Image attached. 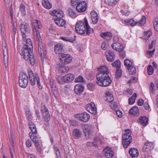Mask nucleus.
I'll list each match as a JSON object with an SVG mask.
<instances>
[{
	"label": "nucleus",
	"mask_w": 158,
	"mask_h": 158,
	"mask_svg": "<svg viewBox=\"0 0 158 158\" xmlns=\"http://www.w3.org/2000/svg\"><path fill=\"white\" fill-rule=\"evenodd\" d=\"M98 70L101 72L96 76L97 83L98 85L102 87H106L111 83V81L108 75L109 72L106 66H100Z\"/></svg>",
	"instance_id": "nucleus-1"
},
{
	"label": "nucleus",
	"mask_w": 158,
	"mask_h": 158,
	"mask_svg": "<svg viewBox=\"0 0 158 158\" xmlns=\"http://www.w3.org/2000/svg\"><path fill=\"white\" fill-rule=\"evenodd\" d=\"M32 48L31 45L29 46L28 45H25L23 47L19 48V52L25 60H29L31 64L34 65L35 60L32 52Z\"/></svg>",
	"instance_id": "nucleus-2"
},
{
	"label": "nucleus",
	"mask_w": 158,
	"mask_h": 158,
	"mask_svg": "<svg viewBox=\"0 0 158 158\" xmlns=\"http://www.w3.org/2000/svg\"><path fill=\"white\" fill-rule=\"evenodd\" d=\"M88 25V22L86 18L83 20L78 21L75 26L76 31L78 34L83 35L86 32V27Z\"/></svg>",
	"instance_id": "nucleus-3"
},
{
	"label": "nucleus",
	"mask_w": 158,
	"mask_h": 158,
	"mask_svg": "<svg viewBox=\"0 0 158 158\" xmlns=\"http://www.w3.org/2000/svg\"><path fill=\"white\" fill-rule=\"evenodd\" d=\"M122 144L125 148H127L132 141L131 133L129 129H126L122 136Z\"/></svg>",
	"instance_id": "nucleus-4"
},
{
	"label": "nucleus",
	"mask_w": 158,
	"mask_h": 158,
	"mask_svg": "<svg viewBox=\"0 0 158 158\" xmlns=\"http://www.w3.org/2000/svg\"><path fill=\"white\" fill-rule=\"evenodd\" d=\"M28 77L26 73L21 72L19 76V85L20 87L24 88L28 83Z\"/></svg>",
	"instance_id": "nucleus-5"
},
{
	"label": "nucleus",
	"mask_w": 158,
	"mask_h": 158,
	"mask_svg": "<svg viewBox=\"0 0 158 158\" xmlns=\"http://www.w3.org/2000/svg\"><path fill=\"white\" fill-rule=\"evenodd\" d=\"M28 73L29 82L31 85H35L36 81L38 85L40 86V83L38 75L37 74L34 75L32 71L30 69L28 70Z\"/></svg>",
	"instance_id": "nucleus-6"
},
{
	"label": "nucleus",
	"mask_w": 158,
	"mask_h": 158,
	"mask_svg": "<svg viewBox=\"0 0 158 158\" xmlns=\"http://www.w3.org/2000/svg\"><path fill=\"white\" fill-rule=\"evenodd\" d=\"M20 29L22 34V36L23 39H26V34L30 33L31 29L29 25L27 23H22L20 24Z\"/></svg>",
	"instance_id": "nucleus-7"
},
{
	"label": "nucleus",
	"mask_w": 158,
	"mask_h": 158,
	"mask_svg": "<svg viewBox=\"0 0 158 158\" xmlns=\"http://www.w3.org/2000/svg\"><path fill=\"white\" fill-rule=\"evenodd\" d=\"M84 132L87 139L91 138L93 135V128L90 125H85L83 128Z\"/></svg>",
	"instance_id": "nucleus-8"
},
{
	"label": "nucleus",
	"mask_w": 158,
	"mask_h": 158,
	"mask_svg": "<svg viewBox=\"0 0 158 158\" xmlns=\"http://www.w3.org/2000/svg\"><path fill=\"white\" fill-rule=\"evenodd\" d=\"M75 117L79 120L84 122H87L90 119V116L86 112L78 113L75 115Z\"/></svg>",
	"instance_id": "nucleus-9"
},
{
	"label": "nucleus",
	"mask_w": 158,
	"mask_h": 158,
	"mask_svg": "<svg viewBox=\"0 0 158 158\" xmlns=\"http://www.w3.org/2000/svg\"><path fill=\"white\" fill-rule=\"evenodd\" d=\"M2 49L4 65L6 67H7L8 66V51L6 44L5 42L2 44Z\"/></svg>",
	"instance_id": "nucleus-10"
},
{
	"label": "nucleus",
	"mask_w": 158,
	"mask_h": 158,
	"mask_svg": "<svg viewBox=\"0 0 158 158\" xmlns=\"http://www.w3.org/2000/svg\"><path fill=\"white\" fill-rule=\"evenodd\" d=\"M60 56L61 58L60 60V62L63 64H67L72 61V58L69 54H63Z\"/></svg>",
	"instance_id": "nucleus-11"
},
{
	"label": "nucleus",
	"mask_w": 158,
	"mask_h": 158,
	"mask_svg": "<svg viewBox=\"0 0 158 158\" xmlns=\"http://www.w3.org/2000/svg\"><path fill=\"white\" fill-rule=\"evenodd\" d=\"M86 3L84 1H81L77 3L76 9L78 12H81L86 10Z\"/></svg>",
	"instance_id": "nucleus-12"
},
{
	"label": "nucleus",
	"mask_w": 158,
	"mask_h": 158,
	"mask_svg": "<svg viewBox=\"0 0 158 158\" xmlns=\"http://www.w3.org/2000/svg\"><path fill=\"white\" fill-rule=\"evenodd\" d=\"M39 47L38 51L41 58V59H44L46 54V48L45 46L43 45L41 42L38 43Z\"/></svg>",
	"instance_id": "nucleus-13"
},
{
	"label": "nucleus",
	"mask_w": 158,
	"mask_h": 158,
	"mask_svg": "<svg viewBox=\"0 0 158 158\" xmlns=\"http://www.w3.org/2000/svg\"><path fill=\"white\" fill-rule=\"evenodd\" d=\"M32 133L30 134V137L35 144L37 151L40 153L41 152V148L39 143V140L37 139L36 136H32Z\"/></svg>",
	"instance_id": "nucleus-14"
},
{
	"label": "nucleus",
	"mask_w": 158,
	"mask_h": 158,
	"mask_svg": "<svg viewBox=\"0 0 158 158\" xmlns=\"http://www.w3.org/2000/svg\"><path fill=\"white\" fill-rule=\"evenodd\" d=\"M86 108L89 113L92 114H95L97 113V109L95 104L93 102L88 104L86 106Z\"/></svg>",
	"instance_id": "nucleus-15"
},
{
	"label": "nucleus",
	"mask_w": 158,
	"mask_h": 158,
	"mask_svg": "<svg viewBox=\"0 0 158 158\" xmlns=\"http://www.w3.org/2000/svg\"><path fill=\"white\" fill-rule=\"evenodd\" d=\"M41 110L43 117L45 121L47 122H48L50 119V115L48 109L44 106L41 107Z\"/></svg>",
	"instance_id": "nucleus-16"
},
{
	"label": "nucleus",
	"mask_w": 158,
	"mask_h": 158,
	"mask_svg": "<svg viewBox=\"0 0 158 158\" xmlns=\"http://www.w3.org/2000/svg\"><path fill=\"white\" fill-rule=\"evenodd\" d=\"M49 13L52 16H55L57 17L62 18L63 17L64 14L63 11L60 10H54L50 11Z\"/></svg>",
	"instance_id": "nucleus-17"
},
{
	"label": "nucleus",
	"mask_w": 158,
	"mask_h": 158,
	"mask_svg": "<svg viewBox=\"0 0 158 158\" xmlns=\"http://www.w3.org/2000/svg\"><path fill=\"white\" fill-rule=\"evenodd\" d=\"M54 51L56 53L61 56L63 54L64 50L62 45L60 44H57L55 45L54 47Z\"/></svg>",
	"instance_id": "nucleus-18"
},
{
	"label": "nucleus",
	"mask_w": 158,
	"mask_h": 158,
	"mask_svg": "<svg viewBox=\"0 0 158 158\" xmlns=\"http://www.w3.org/2000/svg\"><path fill=\"white\" fill-rule=\"evenodd\" d=\"M32 31L33 35L35 39H36L38 41V43L41 41V38L40 32L37 29L33 24L32 25Z\"/></svg>",
	"instance_id": "nucleus-19"
},
{
	"label": "nucleus",
	"mask_w": 158,
	"mask_h": 158,
	"mask_svg": "<svg viewBox=\"0 0 158 158\" xmlns=\"http://www.w3.org/2000/svg\"><path fill=\"white\" fill-rule=\"evenodd\" d=\"M103 152L107 158H112L114 156L113 152L109 147H106L104 149Z\"/></svg>",
	"instance_id": "nucleus-20"
},
{
	"label": "nucleus",
	"mask_w": 158,
	"mask_h": 158,
	"mask_svg": "<svg viewBox=\"0 0 158 158\" xmlns=\"http://www.w3.org/2000/svg\"><path fill=\"white\" fill-rule=\"evenodd\" d=\"M84 86L80 84H77L74 86V91L76 94H80L84 90Z\"/></svg>",
	"instance_id": "nucleus-21"
},
{
	"label": "nucleus",
	"mask_w": 158,
	"mask_h": 158,
	"mask_svg": "<svg viewBox=\"0 0 158 158\" xmlns=\"http://www.w3.org/2000/svg\"><path fill=\"white\" fill-rule=\"evenodd\" d=\"M64 64L59 63L58 66L59 71L61 73H65L67 72L69 70L68 66L64 65Z\"/></svg>",
	"instance_id": "nucleus-22"
},
{
	"label": "nucleus",
	"mask_w": 158,
	"mask_h": 158,
	"mask_svg": "<svg viewBox=\"0 0 158 158\" xmlns=\"http://www.w3.org/2000/svg\"><path fill=\"white\" fill-rule=\"evenodd\" d=\"M138 122L143 126H145L148 124V118L145 116H141L139 118Z\"/></svg>",
	"instance_id": "nucleus-23"
},
{
	"label": "nucleus",
	"mask_w": 158,
	"mask_h": 158,
	"mask_svg": "<svg viewBox=\"0 0 158 158\" xmlns=\"http://www.w3.org/2000/svg\"><path fill=\"white\" fill-rule=\"evenodd\" d=\"M105 100L108 102H110L114 100L113 96L110 91H106L105 93Z\"/></svg>",
	"instance_id": "nucleus-24"
},
{
	"label": "nucleus",
	"mask_w": 158,
	"mask_h": 158,
	"mask_svg": "<svg viewBox=\"0 0 158 158\" xmlns=\"http://www.w3.org/2000/svg\"><path fill=\"white\" fill-rule=\"evenodd\" d=\"M111 46L114 50L118 51H121L123 49V45L120 43H113Z\"/></svg>",
	"instance_id": "nucleus-25"
},
{
	"label": "nucleus",
	"mask_w": 158,
	"mask_h": 158,
	"mask_svg": "<svg viewBox=\"0 0 158 158\" xmlns=\"http://www.w3.org/2000/svg\"><path fill=\"white\" fill-rule=\"evenodd\" d=\"M91 17L93 23L96 24L98 20V16L96 12L93 10L91 12Z\"/></svg>",
	"instance_id": "nucleus-26"
},
{
	"label": "nucleus",
	"mask_w": 158,
	"mask_h": 158,
	"mask_svg": "<svg viewBox=\"0 0 158 158\" xmlns=\"http://www.w3.org/2000/svg\"><path fill=\"white\" fill-rule=\"evenodd\" d=\"M61 18H59L54 19V21L57 25L60 27H63L66 24V21Z\"/></svg>",
	"instance_id": "nucleus-27"
},
{
	"label": "nucleus",
	"mask_w": 158,
	"mask_h": 158,
	"mask_svg": "<svg viewBox=\"0 0 158 158\" xmlns=\"http://www.w3.org/2000/svg\"><path fill=\"white\" fill-rule=\"evenodd\" d=\"M29 126L32 132H30L29 133V135L30 136V133H32V134L31 135L32 136L33 135L36 136L35 134L37 133V130L34 123L31 122H29Z\"/></svg>",
	"instance_id": "nucleus-28"
},
{
	"label": "nucleus",
	"mask_w": 158,
	"mask_h": 158,
	"mask_svg": "<svg viewBox=\"0 0 158 158\" xmlns=\"http://www.w3.org/2000/svg\"><path fill=\"white\" fill-rule=\"evenodd\" d=\"M153 148V144L151 142H147L144 144L143 149L146 152H148Z\"/></svg>",
	"instance_id": "nucleus-29"
},
{
	"label": "nucleus",
	"mask_w": 158,
	"mask_h": 158,
	"mask_svg": "<svg viewBox=\"0 0 158 158\" xmlns=\"http://www.w3.org/2000/svg\"><path fill=\"white\" fill-rule=\"evenodd\" d=\"M124 23L126 25L134 27L138 23V22L135 21L133 19H126L124 21Z\"/></svg>",
	"instance_id": "nucleus-30"
},
{
	"label": "nucleus",
	"mask_w": 158,
	"mask_h": 158,
	"mask_svg": "<svg viewBox=\"0 0 158 158\" xmlns=\"http://www.w3.org/2000/svg\"><path fill=\"white\" fill-rule=\"evenodd\" d=\"M107 60L111 62L114 59V55L112 52L109 51L106 53Z\"/></svg>",
	"instance_id": "nucleus-31"
},
{
	"label": "nucleus",
	"mask_w": 158,
	"mask_h": 158,
	"mask_svg": "<svg viewBox=\"0 0 158 158\" xmlns=\"http://www.w3.org/2000/svg\"><path fill=\"white\" fill-rule=\"evenodd\" d=\"M66 83H68L72 82L75 78V76L72 73H69L65 75Z\"/></svg>",
	"instance_id": "nucleus-32"
},
{
	"label": "nucleus",
	"mask_w": 158,
	"mask_h": 158,
	"mask_svg": "<svg viewBox=\"0 0 158 158\" xmlns=\"http://www.w3.org/2000/svg\"><path fill=\"white\" fill-rule=\"evenodd\" d=\"M130 155L132 157H136L138 156L139 153L138 150L135 148H131L129 151Z\"/></svg>",
	"instance_id": "nucleus-33"
},
{
	"label": "nucleus",
	"mask_w": 158,
	"mask_h": 158,
	"mask_svg": "<svg viewBox=\"0 0 158 158\" xmlns=\"http://www.w3.org/2000/svg\"><path fill=\"white\" fill-rule=\"evenodd\" d=\"M67 12L69 16L73 18H75L77 16L75 10L70 8L68 9Z\"/></svg>",
	"instance_id": "nucleus-34"
},
{
	"label": "nucleus",
	"mask_w": 158,
	"mask_h": 158,
	"mask_svg": "<svg viewBox=\"0 0 158 158\" xmlns=\"http://www.w3.org/2000/svg\"><path fill=\"white\" fill-rule=\"evenodd\" d=\"M129 114L133 115H136L138 114L139 110L136 106H134L130 109L129 112Z\"/></svg>",
	"instance_id": "nucleus-35"
},
{
	"label": "nucleus",
	"mask_w": 158,
	"mask_h": 158,
	"mask_svg": "<svg viewBox=\"0 0 158 158\" xmlns=\"http://www.w3.org/2000/svg\"><path fill=\"white\" fill-rule=\"evenodd\" d=\"M101 36L102 37L106 40H109L112 37V34L110 32H107L101 33Z\"/></svg>",
	"instance_id": "nucleus-36"
},
{
	"label": "nucleus",
	"mask_w": 158,
	"mask_h": 158,
	"mask_svg": "<svg viewBox=\"0 0 158 158\" xmlns=\"http://www.w3.org/2000/svg\"><path fill=\"white\" fill-rule=\"evenodd\" d=\"M42 3L43 6L47 9H50L52 7L51 4L48 0H43Z\"/></svg>",
	"instance_id": "nucleus-37"
},
{
	"label": "nucleus",
	"mask_w": 158,
	"mask_h": 158,
	"mask_svg": "<svg viewBox=\"0 0 158 158\" xmlns=\"http://www.w3.org/2000/svg\"><path fill=\"white\" fill-rule=\"evenodd\" d=\"M57 81L60 84H63L66 83L65 76H59L56 78Z\"/></svg>",
	"instance_id": "nucleus-38"
},
{
	"label": "nucleus",
	"mask_w": 158,
	"mask_h": 158,
	"mask_svg": "<svg viewBox=\"0 0 158 158\" xmlns=\"http://www.w3.org/2000/svg\"><path fill=\"white\" fill-rule=\"evenodd\" d=\"M127 68L130 74H134L136 73V70L133 64Z\"/></svg>",
	"instance_id": "nucleus-39"
},
{
	"label": "nucleus",
	"mask_w": 158,
	"mask_h": 158,
	"mask_svg": "<svg viewBox=\"0 0 158 158\" xmlns=\"http://www.w3.org/2000/svg\"><path fill=\"white\" fill-rule=\"evenodd\" d=\"M81 132L80 131L77 129H75L73 132V135L76 138H77L80 137L81 135Z\"/></svg>",
	"instance_id": "nucleus-40"
},
{
	"label": "nucleus",
	"mask_w": 158,
	"mask_h": 158,
	"mask_svg": "<svg viewBox=\"0 0 158 158\" xmlns=\"http://www.w3.org/2000/svg\"><path fill=\"white\" fill-rule=\"evenodd\" d=\"M152 35V32L150 30L145 31L144 33V35L143 36V39L145 40H148L151 36Z\"/></svg>",
	"instance_id": "nucleus-41"
},
{
	"label": "nucleus",
	"mask_w": 158,
	"mask_h": 158,
	"mask_svg": "<svg viewBox=\"0 0 158 158\" xmlns=\"http://www.w3.org/2000/svg\"><path fill=\"white\" fill-rule=\"evenodd\" d=\"M136 96V94L135 93L132 97L129 99V104L132 105L135 102Z\"/></svg>",
	"instance_id": "nucleus-42"
},
{
	"label": "nucleus",
	"mask_w": 158,
	"mask_h": 158,
	"mask_svg": "<svg viewBox=\"0 0 158 158\" xmlns=\"http://www.w3.org/2000/svg\"><path fill=\"white\" fill-rule=\"evenodd\" d=\"M146 21V18L144 16H143L142 18L138 23L139 26H143L145 24Z\"/></svg>",
	"instance_id": "nucleus-43"
},
{
	"label": "nucleus",
	"mask_w": 158,
	"mask_h": 158,
	"mask_svg": "<svg viewBox=\"0 0 158 158\" xmlns=\"http://www.w3.org/2000/svg\"><path fill=\"white\" fill-rule=\"evenodd\" d=\"M155 30L158 32V17H156L153 22Z\"/></svg>",
	"instance_id": "nucleus-44"
},
{
	"label": "nucleus",
	"mask_w": 158,
	"mask_h": 158,
	"mask_svg": "<svg viewBox=\"0 0 158 158\" xmlns=\"http://www.w3.org/2000/svg\"><path fill=\"white\" fill-rule=\"evenodd\" d=\"M118 0H105V2L108 4L113 6L116 4Z\"/></svg>",
	"instance_id": "nucleus-45"
},
{
	"label": "nucleus",
	"mask_w": 158,
	"mask_h": 158,
	"mask_svg": "<svg viewBox=\"0 0 158 158\" xmlns=\"http://www.w3.org/2000/svg\"><path fill=\"white\" fill-rule=\"evenodd\" d=\"M61 39L65 41H69L72 42L74 40V36L71 37V38H68L67 37H61Z\"/></svg>",
	"instance_id": "nucleus-46"
},
{
	"label": "nucleus",
	"mask_w": 158,
	"mask_h": 158,
	"mask_svg": "<svg viewBox=\"0 0 158 158\" xmlns=\"http://www.w3.org/2000/svg\"><path fill=\"white\" fill-rule=\"evenodd\" d=\"M154 85L153 82H151L150 84L149 91L151 94H154L155 91Z\"/></svg>",
	"instance_id": "nucleus-47"
},
{
	"label": "nucleus",
	"mask_w": 158,
	"mask_h": 158,
	"mask_svg": "<svg viewBox=\"0 0 158 158\" xmlns=\"http://www.w3.org/2000/svg\"><path fill=\"white\" fill-rule=\"evenodd\" d=\"M133 64L132 61L128 59H126L124 60V64L127 68L128 66H131Z\"/></svg>",
	"instance_id": "nucleus-48"
},
{
	"label": "nucleus",
	"mask_w": 158,
	"mask_h": 158,
	"mask_svg": "<svg viewBox=\"0 0 158 158\" xmlns=\"http://www.w3.org/2000/svg\"><path fill=\"white\" fill-rule=\"evenodd\" d=\"M86 34H87L89 35L90 34L93 33L94 31L93 29L90 27L88 23L87 26H86Z\"/></svg>",
	"instance_id": "nucleus-49"
},
{
	"label": "nucleus",
	"mask_w": 158,
	"mask_h": 158,
	"mask_svg": "<svg viewBox=\"0 0 158 158\" xmlns=\"http://www.w3.org/2000/svg\"><path fill=\"white\" fill-rule=\"evenodd\" d=\"M10 145L12 146L13 148L15 143V137L11 135L10 137Z\"/></svg>",
	"instance_id": "nucleus-50"
},
{
	"label": "nucleus",
	"mask_w": 158,
	"mask_h": 158,
	"mask_svg": "<svg viewBox=\"0 0 158 158\" xmlns=\"http://www.w3.org/2000/svg\"><path fill=\"white\" fill-rule=\"evenodd\" d=\"M75 81L76 82H83L84 81V79L80 75L75 78Z\"/></svg>",
	"instance_id": "nucleus-51"
},
{
	"label": "nucleus",
	"mask_w": 158,
	"mask_h": 158,
	"mask_svg": "<svg viewBox=\"0 0 158 158\" xmlns=\"http://www.w3.org/2000/svg\"><path fill=\"white\" fill-rule=\"evenodd\" d=\"M87 86L89 90L92 91H93L95 88L94 85L92 83H89L88 84Z\"/></svg>",
	"instance_id": "nucleus-52"
},
{
	"label": "nucleus",
	"mask_w": 158,
	"mask_h": 158,
	"mask_svg": "<svg viewBox=\"0 0 158 158\" xmlns=\"http://www.w3.org/2000/svg\"><path fill=\"white\" fill-rule=\"evenodd\" d=\"M112 65L114 67L119 68L121 65L120 62L119 60H117L113 63L112 64Z\"/></svg>",
	"instance_id": "nucleus-53"
},
{
	"label": "nucleus",
	"mask_w": 158,
	"mask_h": 158,
	"mask_svg": "<svg viewBox=\"0 0 158 158\" xmlns=\"http://www.w3.org/2000/svg\"><path fill=\"white\" fill-rule=\"evenodd\" d=\"M19 10L22 13L23 15H24L26 14V10L25 6L21 4L19 7Z\"/></svg>",
	"instance_id": "nucleus-54"
},
{
	"label": "nucleus",
	"mask_w": 158,
	"mask_h": 158,
	"mask_svg": "<svg viewBox=\"0 0 158 158\" xmlns=\"http://www.w3.org/2000/svg\"><path fill=\"white\" fill-rule=\"evenodd\" d=\"M148 69V72L149 75H152L154 72L152 66L151 65H149L147 68Z\"/></svg>",
	"instance_id": "nucleus-55"
},
{
	"label": "nucleus",
	"mask_w": 158,
	"mask_h": 158,
	"mask_svg": "<svg viewBox=\"0 0 158 158\" xmlns=\"http://www.w3.org/2000/svg\"><path fill=\"white\" fill-rule=\"evenodd\" d=\"M122 72L120 69H118L116 72L115 77L117 78H119L121 76Z\"/></svg>",
	"instance_id": "nucleus-56"
},
{
	"label": "nucleus",
	"mask_w": 158,
	"mask_h": 158,
	"mask_svg": "<svg viewBox=\"0 0 158 158\" xmlns=\"http://www.w3.org/2000/svg\"><path fill=\"white\" fill-rule=\"evenodd\" d=\"M108 44L107 41L103 42L101 45V48L102 49L106 50L107 48Z\"/></svg>",
	"instance_id": "nucleus-57"
},
{
	"label": "nucleus",
	"mask_w": 158,
	"mask_h": 158,
	"mask_svg": "<svg viewBox=\"0 0 158 158\" xmlns=\"http://www.w3.org/2000/svg\"><path fill=\"white\" fill-rule=\"evenodd\" d=\"M54 150L57 157V158H61L59 148L57 147H54Z\"/></svg>",
	"instance_id": "nucleus-58"
},
{
	"label": "nucleus",
	"mask_w": 158,
	"mask_h": 158,
	"mask_svg": "<svg viewBox=\"0 0 158 158\" xmlns=\"http://www.w3.org/2000/svg\"><path fill=\"white\" fill-rule=\"evenodd\" d=\"M25 112L28 120H30L31 119V112L29 110H27L25 111Z\"/></svg>",
	"instance_id": "nucleus-59"
},
{
	"label": "nucleus",
	"mask_w": 158,
	"mask_h": 158,
	"mask_svg": "<svg viewBox=\"0 0 158 158\" xmlns=\"http://www.w3.org/2000/svg\"><path fill=\"white\" fill-rule=\"evenodd\" d=\"M69 123L71 126H76L77 124V122L74 120H71L69 121Z\"/></svg>",
	"instance_id": "nucleus-60"
},
{
	"label": "nucleus",
	"mask_w": 158,
	"mask_h": 158,
	"mask_svg": "<svg viewBox=\"0 0 158 158\" xmlns=\"http://www.w3.org/2000/svg\"><path fill=\"white\" fill-rule=\"evenodd\" d=\"M34 23H36L38 26V28L39 29H41L42 28V25L40 21L37 20L35 21Z\"/></svg>",
	"instance_id": "nucleus-61"
},
{
	"label": "nucleus",
	"mask_w": 158,
	"mask_h": 158,
	"mask_svg": "<svg viewBox=\"0 0 158 158\" xmlns=\"http://www.w3.org/2000/svg\"><path fill=\"white\" fill-rule=\"evenodd\" d=\"M26 146L28 147H30L32 145V142L30 139L27 140L26 142Z\"/></svg>",
	"instance_id": "nucleus-62"
},
{
	"label": "nucleus",
	"mask_w": 158,
	"mask_h": 158,
	"mask_svg": "<svg viewBox=\"0 0 158 158\" xmlns=\"http://www.w3.org/2000/svg\"><path fill=\"white\" fill-rule=\"evenodd\" d=\"M119 40L118 37L117 35H115L114 36L113 38V41L114 43H119L118 42V41Z\"/></svg>",
	"instance_id": "nucleus-63"
},
{
	"label": "nucleus",
	"mask_w": 158,
	"mask_h": 158,
	"mask_svg": "<svg viewBox=\"0 0 158 158\" xmlns=\"http://www.w3.org/2000/svg\"><path fill=\"white\" fill-rule=\"evenodd\" d=\"M26 45H28L29 46H31L32 47V45L31 39H28L26 40Z\"/></svg>",
	"instance_id": "nucleus-64"
}]
</instances>
